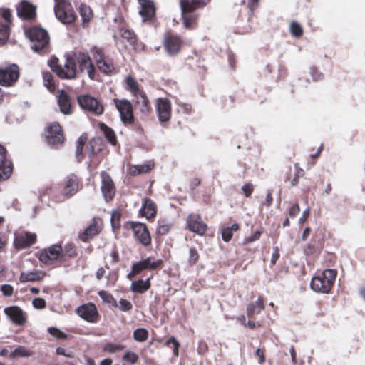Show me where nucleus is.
I'll return each mask as SVG.
<instances>
[{
	"instance_id": "nucleus-1",
	"label": "nucleus",
	"mask_w": 365,
	"mask_h": 365,
	"mask_svg": "<svg viewBox=\"0 0 365 365\" xmlns=\"http://www.w3.org/2000/svg\"><path fill=\"white\" fill-rule=\"evenodd\" d=\"M336 277L334 269H326L312 279L311 288L316 292L327 294L331 290Z\"/></svg>"
},
{
	"instance_id": "nucleus-2",
	"label": "nucleus",
	"mask_w": 365,
	"mask_h": 365,
	"mask_svg": "<svg viewBox=\"0 0 365 365\" xmlns=\"http://www.w3.org/2000/svg\"><path fill=\"white\" fill-rule=\"evenodd\" d=\"M26 37L31 41V48L38 51L44 48L48 43V35L47 31L39 27H33L25 31Z\"/></svg>"
},
{
	"instance_id": "nucleus-3",
	"label": "nucleus",
	"mask_w": 365,
	"mask_h": 365,
	"mask_svg": "<svg viewBox=\"0 0 365 365\" xmlns=\"http://www.w3.org/2000/svg\"><path fill=\"white\" fill-rule=\"evenodd\" d=\"M48 64L53 72H55L61 78L71 79L76 76V63L73 59L66 58L63 67L58 65V59L53 58Z\"/></svg>"
},
{
	"instance_id": "nucleus-4",
	"label": "nucleus",
	"mask_w": 365,
	"mask_h": 365,
	"mask_svg": "<svg viewBox=\"0 0 365 365\" xmlns=\"http://www.w3.org/2000/svg\"><path fill=\"white\" fill-rule=\"evenodd\" d=\"M76 60L80 72H86L89 78L94 79L96 68L90 56L86 53L79 52L76 54Z\"/></svg>"
},
{
	"instance_id": "nucleus-5",
	"label": "nucleus",
	"mask_w": 365,
	"mask_h": 365,
	"mask_svg": "<svg viewBox=\"0 0 365 365\" xmlns=\"http://www.w3.org/2000/svg\"><path fill=\"white\" fill-rule=\"evenodd\" d=\"M45 138L47 143L51 145H57L63 142V135L58 123L53 122L46 128Z\"/></svg>"
},
{
	"instance_id": "nucleus-6",
	"label": "nucleus",
	"mask_w": 365,
	"mask_h": 365,
	"mask_svg": "<svg viewBox=\"0 0 365 365\" xmlns=\"http://www.w3.org/2000/svg\"><path fill=\"white\" fill-rule=\"evenodd\" d=\"M162 263L163 261L161 259H155L151 257H148L133 264L132 271L128 274V277L131 279L133 277L145 269L153 270L160 268Z\"/></svg>"
},
{
	"instance_id": "nucleus-7",
	"label": "nucleus",
	"mask_w": 365,
	"mask_h": 365,
	"mask_svg": "<svg viewBox=\"0 0 365 365\" xmlns=\"http://www.w3.org/2000/svg\"><path fill=\"white\" fill-rule=\"evenodd\" d=\"M78 102L83 109L87 110L95 115H101L103 111L102 105L96 98L91 96H81L78 97Z\"/></svg>"
},
{
	"instance_id": "nucleus-8",
	"label": "nucleus",
	"mask_w": 365,
	"mask_h": 365,
	"mask_svg": "<svg viewBox=\"0 0 365 365\" xmlns=\"http://www.w3.org/2000/svg\"><path fill=\"white\" fill-rule=\"evenodd\" d=\"M91 53L99 70L105 73H110L113 71V63L105 56L101 48L95 46L91 49Z\"/></svg>"
},
{
	"instance_id": "nucleus-9",
	"label": "nucleus",
	"mask_w": 365,
	"mask_h": 365,
	"mask_svg": "<svg viewBox=\"0 0 365 365\" xmlns=\"http://www.w3.org/2000/svg\"><path fill=\"white\" fill-rule=\"evenodd\" d=\"M56 18L64 24H71L76 19V13L71 4L54 8Z\"/></svg>"
},
{
	"instance_id": "nucleus-10",
	"label": "nucleus",
	"mask_w": 365,
	"mask_h": 365,
	"mask_svg": "<svg viewBox=\"0 0 365 365\" xmlns=\"http://www.w3.org/2000/svg\"><path fill=\"white\" fill-rule=\"evenodd\" d=\"M120 119L124 123H131L133 120V106L130 101L125 99L115 101Z\"/></svg>"
},
{
	"instance_id": "nucleus-11",
	"label": "nucleus",
	"mask_w": 365,
	"mask_h": 365,
	"mask_svg": "<svg viewBox=\"0 0 365 365\" xmlns=\"http://www.w3.org/2000/svg\"><path fill=\"white\" fill-rule=\"evenodd\" d=\"M61 247L55 245L48 247L47 249L41 250L38 253V257L41 262L50 264L53 261L61 259Z\"/></svg>"
},
{
	"instance_id": "nucleus-12",
	"label": "nucleus",
	"mask_w": 365,
	"mask_h": 365,
	"mask_svg": "<svg viewBox=\"0 0 365 365\" xmlns=\"http://www.w3.org/2000/svg\"><path fill=\"white\" fill-rule=\"evenodd\" d=\"M133 230L135 239L143 245H148L151 242V237L146 226L140 222H131L129 224Z\"/></svg>"
},
{
	"instance_id": "nucleus-13",
	"label": "nucleus",
	"mask_w": 365,
	"mask_h": 365,
	"mask_svg": "<svg viewBox=\"0 0 365 365\" xmlns=\"http://www.w3.org/2000/svg\"><path fill=\"white\" fill-rule=\"evenodd\" d=\"M19 76V68L16 65L0 68V84L11 86L17 81Z\"/></svg>"
},
{
	"instance_id": "nucleus-14",
	"label": "nucleus",
	"mask_w": 365,
	"mask_h": 365,
	"mask_svg": "<svg viewBox=\"0 0 365 365\" xmlns=\"http://www.w3.org/2000/svg\"><path fill=\"white\" fill-rule=\"evenodd\" d=\"M156 110L158 120L160 122H167L171 117V103L167 98H158L156 100Z\"/></svg>"
},
{
	"instance_id": "nucleus-15",
	"label": "nucleus",
	"mask_w": 365,
	"mask_h": 365,
	"mask_svg": "<svg viewBox=\"0 0 365 365\" xmlns=\"http://www.w3.org/2000/svg\"><path fill=\"white\" fill-rule=\"evenodd\" d=\"M77 314L88 322H96L98 320V310L93 303H87L77 308Z\"/></svg>"
},
{
	"instance_id": "nucleus-16",
	"label": "nucleus",
	"mask_w": 365,
	"mask_h": 365,
	"mask_svg": "<svg viewBox=\"0 0 365 365\" xmlns=\"http://www.w3.org/2000/svg\"><path fill=\"white\" fill-rule=\"evenodd\" d=\"M102 227L103 223L101 220L98 217H94L89 225L79 235V237L81 240L86 242L95 235H98L101 232Z\"/></svg>"
},
{
	"instance_id": "nucleus-17",
	"label": "nucleus",
	"mask_w": 365,
	"mask_h": 365,
	"mask_svg": "<svg viewBox=\"0 0 365 365\" xmlns=\"http://www.w3.org/2000/svg\"><path fill=\"white\" fill-rule=\"evenodd\" d=\"M6 315L16 324L23 325L26 322V314L19 307L11 306L4 309Z\"/></svg>"
},
{
	"instance_id": "nucleus-18",
	"label": "nucleus",
	"mask_w": 365,
	"mask_h": 365,
	"mask_svg": "<svg viewBox=\"0 0 365 365\" xmlns=\"http://www.w3.org/2000/svg\"><path fill=\"white\" fill-rule=\"evenodd\" d=\"M101 191L106 201L111 200L115 193L113 182L106 173L101 174Z\"/></svg>"
},
{
	"instance_id": "nucleus-19",
	"label": "nucleus",
	"mask_w": 365,
	"mask_h": 365,
	"mask_svg": "<svg viewBox=\"0 0 365 365\" xmlns=\"http://www.w3.org/2000/svg\"><path fill=\"white\" fill-rule=\"evenodd\" d=\"M189 229L199 235H203L207 230V225L198 215H190L187 220Z\"/></svg>"
},
{
	"instance_id": "nucleus-20",
	"label": "nucleus",
	"mask_w": 365,
	"mask_h": 365,
	"mask_svg": "<svg viewBox=\"0 0 365 365\" xmlns=\"http://www.w3.org/2000/svg\"><path fill=\"white\" fill-rule=\"evenodd\" d=\"M36 236L34 233L20 232L15 235L14 245L19 249L28 247L33 245L36 241Z\"/></svg>"
},
{
	"instance_id": "nucleus-21",
	"label": "nucleus",
	"mask_w": 365,
	"mask_h": 365,
	"mask_svg": "<svg viewBox=\"0 0 365 365\" xmlns=\"http://www.w3.org/2000/svg\"><path fill=\"white\" fill-rule=\"evenodd\" d=\"M11 173V163L6 159V150L0 145V180L9 178Z\"/></svg>"
},
{
	"instance_id": "nucleus-22",
	"label": "nucleus",
	"mask_w": 365,
	"mask_h": 365,
	"mask_svg": "<svg viewBox=\"0 0 365 365\" xmlns=\"http://www.w3.org/2000/svg\"><path fill=\"white\" fill-rule=\"evenodd\" d=\"M57 98L60 111L64 115H71L72 108L68 94L64 90H61L58 91Z\"/></svg>"
},
{
	"instance_id": "nucleus-23",
	"label": "nucleus",
	"mask_w": 365,
	"mask_h": 365,
	"mask_svg": "<svg viewBox=\"0 0 365 365\" xmlns=\"http://www.w3.org/2000/svg\"><path fill=\"white\" fill-rule=\"evenodd\" d=\"M17 14L23 19H31L36 15V8L29 2L22 1L16 6Z\"/></svg>"
},
{
	"instance_id": "nucleus-24",
	"label": "nucleus",
	"mask_w": 365,
	"mask_h": 365,
	"mask_svg": "<svg viewBox=\"0 0 365 365\" xmlns=\"http://www.w3.org/2000/svg\"><path fill=\"white\" fill-rule=\"evenodd\" d=\"M78 190V181L76 175L68 176L64 181L63 194L67 197L73 195Z\"/></svg>"
},
{
	"instance_id": "nucleus-25",
	"label": "nucleus",
	"mask_w": 365,
	"mask_h": 365,
	"mask_svg": "<svg viewBox=\"0 0 365 365\" xmlns=\"http://www.w3.org/2000/svg\"><path fill=\"white\" fill-rule=\"evenodd\" d=\"M210 0H180L181 11L191 12L195 9L207 5Z\"/></svg>"
},
{
	"instance_id": "nucleus-26",
	"label": "nucleus",
	"mask_w": 365,
	"mask_h": 365,
	"mask_svg": "<svg viewBox=\"0 0 365 365\" xmlns=\"http://www.w3.org/2000/svg\"><path fill=\"white\" fill-rule=\"evenodd\" d=\"M180 40L177 36H168L165 38L164 47L169 55L176 54L180 50Z\"/></svg>"
},
{
	"instance_id": "nucleus-27",
	"label": "nucleus",
	"mask_w": 365,
	"mask_h": 365,
	"mask_svg": "<svg viewBox=\"0 0 365 365\" xmlns=\"http://www.w3.org/2000/svg\"><path fill=\"white\" fill-rule=\"evenodd\" d=\"M140 5L139 14L143 18V21L152 18L155 14V6L152 1L148 0H138Z\"/></svg>"
},
{
	"instance_id": "nucleus-28",
	"label": "nucleus",
	"mask_w": 365,
	"mask_h": 365,
	"mask_svg": "<svg viewBox=\"0 0 365 365\" xmlns=\"http://www.w3.org/2000/svg\"><path fill=\"white\" fill-rule=\"evenodd\" d=\"M142 216L146 217L147 219H150L155 215L156 213V207L154 202L149 200L146 199L143 203V207L140 210Z\"/></svg>"
},
{
	"instance_id": "nucleus-29",
	"label": "nucleus",
	"mask_w": 365,
	"mask_h": 365,
	"mask_svg": "<svg viewBox=\"0 0 365 365\" xmlns=\"http://www.w3.org/2000/svg\"><path fill=\"white\" fill-rule=\"evenodd\" d=\"M154 167V164L151 161H148L143 165H131L129 166L128 172L133 175H136L141 173H145L151 170Z\"/></svg>"
},
{
	"instance_id": "nucleus-30",
	"label": "nucleus",
	"mask_w": 365,
	"mask_h": 365,
	"mask_svg": "<svg viewBox=\"0 0 365 365\" xmlns=\"http://www.w3.org/2000/svg\"><path fill=\"white\" fill-rule=\"evenodd\" d=\"M264 303L261 297L257 298L256 301L248 305L247 308V313L248 317H251L255 314H259L264 309Z\"/></svg>"
},
{
	"instance_id": "nucleus-31",
	"label": "nucleus",
	"mask_w": 365,
	"mask_h": 365,
	"mask_svg": "<svg viewBox=\"0 0 365 365\" xmlns=\"http://www.w3.org/2000/svg\"><path fill=\"white\" fill-rule=\"evenodd\" d=\"M150 287V278L146 280H138L133 282L131 284L130 289L133 292L138 293H143L147 291Z\"/></svg>"
},
{
	"instance_id": "nucleus-32",
	"label": "nucleus",
	"mask_w": 365,
	"mask_h": 365,
	"mask_svg": "<svg viewBox=\"0 0 365 365\" xmlns=\"http://www.w3.org/2000/svg\"><path fill=\"white\" fill-rule=\"evenodd\" d=\"M44 274L41 272H30L27 273H21L19 277L21 282H34L41 279Z\"/></svg>"
},
{
	"instance_id": "nucleus-33",
	"label": "nucleus",
	"mask_w": 365,
	"mask_h": 365,
	"mask_svg": "<svg viewBox=\"0 0 365 365\" xmlns=\"http://www.w3.org/2000/svg\"><path fill=\"white\" fill-rule=\"evenodd\" d=\"M136 97V103L140 110L143 113H148L150 110L149 101L145 95L141 91L139 92L137 95H135Z\"/></svg>"
},
{
	"instance_id": "nucleus-34",
	"label": "nucleus",
	"mask_w": 365,
	"mask_h": 365,
	"mask_svg": "<svg viewBox=\"0 0 365 365\" xmlns=\"http://www.w3.org/2000/svg\"><path fill=\"white\" fill-rule=\"evenodd\" d=\"M79 13L83 20V25L85 26L86 24L93 18L92 10L88 5L82 4L79 6Z\"/></svg>"
},
{
	"instance_id": "nucleus-35",
	"label": "nucleus",
	"mask_w": 365,
	"mask_h": 365,
	"mask_svg": "<svg viewBox=\"0 0 365 365\" xmlns=\"http://www.w3.org/2000/svg\"><path fill=\"white\" fill-rule=\"evenodd\" d=\"M99 128L101 130L103 133L106 138L108 140V142L112 145H116L117 140L114 131L104 123H100Z\"/></svg>"
},
{
	"instance_id": "nucleus-36",
	"label": "nucleus",
	"mask_w": 365,
	"mask_h": 365,
	"mask_svg": "<svg viewBox=\"0 0 365 365\" xmlns=\"http://www.w3.org/2000/svg\"><path fill=\"white\" fill-rule=\"evenodd\" d=\"M0 26L9 29L11 23V12L8 9H0Z\"/></svg>"
},
{
	"instance_id": "nucleus-37",
	"label": "nucleus",
	"mask_w": 365,
	"mask_h": 365,
	"mask_svg": "<svg viewBox=\"0 0 365 365\" xmlns=\"http://www.w3.org/2000/svg\"><path fill=\"white\" fill-rule=\"evenodd\" d=\"M238 229L239 225L235 223L233 224L231 227H222L221 230L222 240L225 242H229L232 237L233 232L237 231Z\"/></svg>"
},
{
	"instance_id": "nucleus-38",
	"label": "nucleus",
	"mask_w": 365,
	"mask_h": 365,
	"mask_svg": "<svg viewBox=\"0 0 365 365\" xmlns=\"http://www.w3.org/2000/svg\"><path fill=\"white\" fill-rule=\"evenodd\" d=\"M32 355V352L22 346H17L15 350L10 354L9 356L12 359L18 357H29Z\"/></svg>"
},
{
	"instance_id": "nucleus-39",
	"label": "nucleus",
	"mask_w": 365,
	"mask_h": 365,
	"mask_svg": "<svg viewBox=\"0 0 365 365\" xmlns=\"http://www.w3.org/2000/svg\"><path fill=\"white\" fill-rule=\"evenodd\" d=\"M43 80L44 86L51 91L53 92L55 90V85L53 83V78L50 72H43Z\"/></svg>"
},
{
	"instance_id": "nucleus-40",
	"label": "nucleus",
	"mask_w": 365,
	"mask_h": 365,
	"mask_svg": "<svg viewBox=\"0 0 365 365\" xmlns=\"http://www.w3.org/2000/svg\"><path fill=\"white\" fill-rule=\"evenodd\" d=\"M125 83L126 88L134 95H137L139 92H141L138 88V83L131 76H128L126 78Z\"/></svg>"
},
{
	"instance_id": "nucleus-41",
	"label": "nucleus",
	"mask_w": 365,
	"mask_h": 365,
	"mask_svg": "<svg viewBox=\"0 0 365 365\" xmlns=\"http://www.w3.org/2000/svg\"><path fill=\"white\" fill-rule=\"evenodd\" d=\"M88 140V137L86 135H81L76 141V158H79V157L82 155L83 148Z\"/></svg>"
},
{
	"instance_id": "nucleus-42",
	"label": "nucleus",
	"mask_w": 365,
	"mask_h": 365,
	"mask_svg": "<svg viewBox=\"0 0 365 365\" xmlns=\"http://www.w3.org/2000/svg\"><path fill=\"white\" fill-rule=\"evenodd\" d=\"M76 255L75 247L72 245H68L65 247L64 250H62L61 254V259L66 260L68 258L73 257Z\"/></svg>"
},
{
	"instance_id": "nucleus-43",
	"label": "nucleus",
	"mask_w": 365,
	"mask_h": 365,
	"mask_svg": "<svg viewBox=\"0 0 365 365\" xmlns=\"http://www.w3.org/2000/svg\"><path fill=\"white\" fill-rule=\"evenodd\" d=\"M124 346L118 344L108 343L103 347V351L110 354H113L122 351Z\"/></svg>"
},
{
	"instance_id": "nucleus-44",
	"label": "nucleus",
	"mask_w": 365,
	"mask_h": 365,
	"mask_svg": "<svg viewBox=\"0 0 365 365\" xmlns=\"http://www.w3.org/2000/svg\"><path fill=\"white\" fill-rule=\"evenodd\" d=\"M134 338L136 341H144L148 339V333L146 329L140 328L134 331Z\"/></svg>"
},
{
	"instance_id": "nucleus-45",
	"label": "nucleus",
	"mask_w": 365,
	"mask_h": 365,
	"mask_svg": "<svg viewBox=\"0 0 365 365\" xmlns=\"http://www.w3.org/2000/svg\"><path fill=\"white\" fill-rule=\"evenodd\" d=\"M291 34L295 37H300L303 34L302 26L297 22H292L290 24Z\"/></svg>"
},
{
	"instance_id": "nucleus-46",
	"label": "nucleus",
	"mask_w": 365,
	"mask_h": 365,
	"mask_svg": "<svg viewBox=\"0 0 365 365\" xmlns=\"http://www.w3.org/2000/svg\"><path fill=\"white\" fill-rule=\"evenodd\" d=\"M182 17L185 28H190L196 21V17L192 15H187L182 12Z\"/></svg>"
},
{
	"instance_id": "nucleus-47",
	"label": "nucleus",
	"mask_w": 365,
	"mask_h": 365,
	"mask_svg": "<svg viewBox=\"0 0 365 365\" xmlns=\"http://www.w3.org/2000/svg\"><path fill=\"white\" fill-rule=\"evenodd\" d=\"M115 307H119V309L123 312L128 311L132 309V304L126 299H120L118 302V304L115 302Z\"/></svg>"
},
{
	"instance_id": "nucleus-48",
	"label": "nucleus",
	"mask_w": 365,
	"mask_h": 365,
	"mask_svg": "<svg viewBox=\"0 0 365 365\" xmlns=\"http://www.w3.org/2000/svg\"><path fill=\"white\" fill-rule=\"evenodd\" d=\"M121 36L128 40L130 43H133L135 41V35L133 31L127 29L121 30Z\"/></svg>"
},
{
	"instance_id": "nucleus-49",
	"label": "nucleus",
	"mask_w": 365,
	"mask_h": 365,
	"mask_svg": "<svg viewBox=\"0 0 365 365\" xmlns=\"http://www.w3.org/2000/svg\"><path fill=\"white\" fill-rule=\"evenodd\" d=\"M120 213L119 211L115 210L112 212L110 221L113 230L118 229L120 227Z\"/></svg>"
},
{
	"instance_id": "nucleus-50",
	"label": "nucleus",
	"mask_w": 365,
	"mask_h": 365,
	"mask_svg": "<svg viewBox=\"0 0 365 365\" xmlns=\"http://www.w3.org/2000/svg\"><path fill=\"white\" fill-rule=\"evenodd\" d=\"M138 359L137 354L133 351H127L123 357V359L130 364H135Z\"/></svg>"
},
{
	"instance_id": "nucleus-51",
	"label": "nucleus",
	"mask_w": 365,
	"mask_h": 365,
	"mask_svg": "<svg viewBox=\"0 0 365 365\" xmlns=\"http://www.w3.org/2000/svg\"><path fill=\"white\" fill-rule=\"evenodd\" d=\"M48 332L57 339H66V334L56 327H50L48 329Z\"/></svg>"
},
{
	"instance_id": "nucleus-52",
	"label": "nucleus",
	"mask_w": 365,
	"mask_h": 365,
	"mask_svg": "<svg viewBox=\"0 0 365 365\" xmlns=\"http://www.w3.org/2000/svg\"><path fill=\"white\" fill-rule=\"evenodd\" d=\"M170 344H172L173 345V354H174V356H178V354H179V346H180V344L178 343V341L174 337L170 338V339H168L166 341V345L167 346H169Z\"/></svg>"
},
{
	"instance_id": "nucleus-53",
	"label": "nucleus",
	"mask_w": 365,
	"mask_h": 365,
	"mask_svg": "<svg viewBox=\"0 0 365 365\" xmlns=\"http://www.w3.org/2000/svg\"><path fill=\"white\" fill-rule=\"evenodd\" d=\"M33 306L38 309H41L46 307V301L43 298L36 297L32 301Z\"/></svg>"
},
{
	"instance_id": "nucleus-54",
	"label": "nucleus",
	"mask_w": 365,
	"mask_h": 365,
	"mask_svg": "<svg viewBox=\"0 0 365 365\" xmlns=\"http://www.w3.org/2000/svg\"><path fill=\"white\" fill-rule=\"evenodd\" d=\"M9 35V29L0 26V45L4 43Z\"/></svg>"
},
{
	"instance_id": "nucleus-55",
	"label": "nucleus",
	"mask_w": 365,
	"mask_h": 365,
	"mask_svg": "<svg viewBox=\"0 0 365 365\" xmlns=\"http://www.w3.org/2000/svg\"><path fill=\"white\" fill-rule=\"evenodd\" d=\"M98 294L104 302L111 303L114 301L113 297L105 291L99 292Z\"/></svg>"
},
{
	"instance_id": "nucleus-56",
	"label": "nucleus",
	"mask_w": 365,
	"mask_h": 365,
	"mask_svg": "<svg viewBox=\"0 0 365 365\" xmlns=\"http://www.w3.org/2000/svg\"><path fill=\"white\" fill-rule=\"evenodd\" d=\"M1 291L3 294L6 297H10L13 294V287L9 284H4L1 287Z\"/></svg>"
},
{
	"instance_id": "nucleus-57",
	"label": "nucleus",
	"mask_w": 365,
	"mask_h": 365,
	"mask_svg": "<svg viewBox=\"0 0 365 365\" xmlns=\"http://www.w3.org/2000/svg\"><path fill=\"white\" fill-rule=\"evenodd\" d=\"M198 259V255L195 249L190 250L189 262L190 264H194Z\"/></svg>"
},
{
	"instance_id": "nucleus-58",
	"label": "nucleus",
	"mask_w": 365,
	"mask_h": 365,
	"mask_svg": "<svg viewBox=\"0 0 365 365\" xmlns=\"http://www.w3.org/2000/svg\"><path fill=\"white\" fill-rule=\"evenodd\" d=\"M246 197H249L253 191V185L250 183L245 184L242 187Z\"/></svg>"
},
{
	"instance_id": "nucleus-59",
	"label": "nucleus",
	"mask_w": 365,
	"mask_h": 365,
	"mask_svg": "<svg viewBox=\"0 0 365 365\" xmlns=\"http://www.w3.org/2000/svg\"><path fill=\"white\" fill-rule=\"evenodd\" d=\"M299 210H300L299 206L297 204L293 205L290 207L289 211V217H296L299 214Z\"/></svg>"
},
{
	"instance_id": "nucleus-60",
	"label": "nucleus",
	"mask_w": 365,
	"mask_h": 365,
	"mask_svg": "<svg viewBox=\"0 0 365 365\" xmlns=\"http://www.w3.org/2000/svg\"><path fill=\"white\" fill-rule=\"evenodd\" d=\"M261 235V232L259 231H256L251 236L247 237L245 240L246 243L254 242L257 240H259Z\"/></svg>"
},
{
	"instance_id": "nucleus-61",
	"label": "nucleus",
	"mask_w": 365,
	"mask_h": 365,
	"mask_svg": "<svg viewBox=\"0 0 365 365\" xmlns=\"http://www.w3.org/2000/svg\"><path fill=\"white\" fill-rule=\"evenodd\" d=\"M169 230V227L168 225L165 224H159L157 228V232L160 235H164Z\"/></svg>"
},
{
	"instance_id": "nucleus-62",
	"label": "nucleus",
	"mask_w": 365,
	"mask_h": 365,
	"mask_svg": "<svg viewBox=\"0 0 365 365\" xmlns=\"http://www.w3.org/2000/svg\"><path fill=\"white\" fill-rule=\"evenodd\" d=\"M279 250L277 247H275L274 249V252L272 253V257H271V262L272 264H275L277 260L279 259Z\"/></svg>"
},
{
	"instance_id": "nucleus-63",
	"label": "nucleus",
	"mask_w": 365,
	"mask_h": 365,
	"mask_svg": "<svg viewBox=\"0 0 365 365\" xmlns=\"http://www.w3.org/2000/svg\"><path fill=\"white\" fill-rule=\"evenodd\" d=\"M309 210H305L302 214V216L299 217V224H303L306 222V220H307L308 217H309Z\"/></svg>"
},
{
	"instance_id": "nucleus-64",
	"label": "nucleus",
	"mask_w": 365,
	"mask_h": 365,
	"mask_svg": "<svg viewBox=\"0 0 365 365\" xmlns=\"http://www.w3.org/2000/svg\"><path fill=\"white\" fill-rule=\"evenodd\" d=\"M54 8H58L71 4L68 0H54Z\"/></svg>"
}]
</instances>
